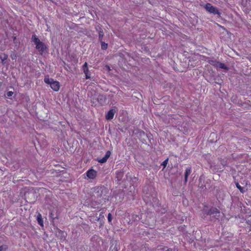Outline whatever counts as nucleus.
I'll use <instances>...</instances> for the list:
<instances>
[{"label":"nucleus","mask_w":251,"mask_h":251,"mask_svg":"<svg viewBox=\"0 0 251 251\" xmlns=\"http://www.w3.org/2000/svg\"><path fill=\"white\" fill-rule=\"evenodd\" d=\"M32 41L36 45V49L41 54L46 50L47 47L44 43L41 42L35 35H33L31 37Z\"/></svg>","instance_id":"obj_1"},{"label":"nucleus","mask_w":251,"mask_h":251,"mask_svg":"<svg viewBox=\"0 0 251 251\" xmlns=\"http://www.w3.org/2000/svg\"><path fill=\"white\" fill-rule=\"evenodd\" d=\"M202 213L204 215L214 216L217 219L220 216V211L219 210L215 207L211 208L208 210L207 205H204L202 209Z\"/></svg>","instance_id":"obj_2"},{"label":"nucleus","mask_w":251,"mask_h":251,"mask_svg":"<svg viewBox=\"0 0 251 251\" xmlns=\"http://www.w3.org/2000/svg\"><path fill=\"white\" fill-rule=\"evenodd\" d=\"M44 82L50 85V88L54 91L57 92L60 89V83L58 81L50 78L49 76H46L44 78Z\"/></svg>","instance_id":"obj_3"},{"label":"nucleus","mask_w":251,"mask_h":251,"mask_svg":"<svg viewBox=\"0 0 251 251\" xmlns=\"http://www.w3.org/2000/svg\"><path fill=\"white\" fill-rule=\"evenodd\" d=\"M204 7L210 13L214 15H218L220 16L221 13L217 8L213 6L211 4L208 3H206Z\"/></svg>","instance_id":"obj_4"},{"label":"nucleus","mask_w":251,"mask_h":251,"mask_svg":"<svg viewBox=\"0 0 251 251\" xmlns=\"http://www.w3.org/2000/svg\"><path fill=\"white\" fill-rule=\"evenodd\" d=\"M56 236L60 239V241L64 242L66 239L67 233L58 228Z\"/></svg>","instance_id":"obj_5"},{"label":"nucleus","mask_w":251,"mask_h":251,"mask_svg":"<svg viewBox=\"0 0 251 251\" xmlns=\"http://www.w3.org/2000/svg\"><path fill=\"white\" fill-rule=\"evenodd\" d=\"M86 175L88 178L93 179L97 176V172L93 169H91L86 172Z\"/></svg>","instance_id":"obj_6"},{"label":"nucleus","mask_w":251,"mask_h":251,"mask_svg":"<svg viewBox=\"0 0 251 251\" xmlns=\"http://www.w3.org/2000/svg\"><path fill=\"white\" fill-rule=\"evenodd\" d=\"M210 64L219 68L227 69L226 66L222 63L215 61H211Z\"/></svg>","instance_id":"obj_7"},{"label":"nucleus","mask_w":251,"mask_h":251,"mask_svg":"<svg viewBox=\"0 0 251 251\" xmlns=\"http://www.w3.org/2000/svg\"><path fill=\"white\" fill-rule=\"evenodd\" d=\"M111 153L110 151H107L104 156L103 157H102V158L99 159L98 160V161L100 163H103L106 162L107 161V159H108V158L110 157Z\"/></svg>","instance_id":"obj_8"},{"label":"nucleus","mask_w":251,"mask_h":251,"mask_svg":"<svg viewBox=\"0 0 251 251\" xmlns=\"http://www.w3.org/2000/svg\"><path fill=\"white\" fill-rule=\"evenodd\" d=\"M37 218L36 220L38 222V224L42 227L44 226V221L42 218V215L40 213L37 212Z\"/></svg>","instance_id":"obj_9"},{"label":"nucleus","mask_w":251,"mask_h":251,"mask_svg":"<svg viewBox=\"0 0 251 251\" xmlns=\"http://www.w3.org/2000/svg\"><path fill=\"white\" fill-rule=\"evenodd\" d=\"M115 112H116V111L114 109H112L110 110L106 115V119H108V120L112 119L114 117Z\"/></svg>","instance_id":"obj_10"},{"label":"nucleus","mask_w":251,"mask_h":251,"mask_svg":"<svg viewBox=\"0 0 251 251\" xmlns=\"http://www.w3.org/2000/svg\"><path fill=\"white\" fill-rule=\"evenodd\" d=\"M191 167H188L186 168L185 174H184V181L185 183H186L187 182V179L189 175L191 173Z\"/></svg>","instance_id":"obj_11"},{"label":"nucleus","mask_w":251,"mask_h":251,"mask_svg":"<svg viewBox=\"0 0 251 251\" xmlns=\"http://www.w3.org/2000/svg\"><path fill=\"white\" fill-rule=\"evenodd\" d=\"M50 218L52 219V222H54L55 219L59 218V215L57 212L54 214L53 211H51L50 213Z\"/></svg>","instance_id":"obj_12"},{"label":"nucleus","mask_w":251,"mask_h":251,"mask_svg":"<svg viewBox=\"0 0 251 251\" xmlns=\"http://www.w3.org/2000/svg\"><path fill=\"white\" fill-rule=\"evenodd\" d=\"M7 55L5 53L0 54V59L1 60V63L3 64H5V61L7 60Z\"/></svg>","instance_id":"obj_13"},{"label":"nucleus","mask_w":251,"mask_h":251,"mask_svg":"<svg viewBox=\"0 0 251 251\" xmlns=\"http://www.w3.org/2000/svg\"><path fill=\"white\" fill-rule=\"evenodd\" d=\"M96 29L99 32V38L101 40L102 39V38L103 37V31L102 30V29H101L100 27L99 26H98L97 27H96Z\"/></svg>","instance_id":"obj_14"},{"label":"nucleus","mask_w":251,"mask_h":251,"mask_svg":"<svg viewBox=\"0 0 251 251\" xmlns=\"http://www.w3.org/2000/svg\"><path fill=\"white\" fill-rule=\"evenodd\" d=\"M235 184L236 187L240 190L241 193H244L245 192V190L239 184L238 182H236Z\"/></svg>","instance_id":"obj_15"},{"label":"nucleus","mask_w":251,"mask_h":251,"mask_svg":"<svg viewBox=\"0 0 251 251\" xmlns=\"http://www.w3.org/2000/svg\"><path fill=\"white\" fill-rule=\"evenodd\" d=\"M83 71L84 74H87V72H88V68L87 67V63L85 62L82 67Z\"/></svg>","instance_id":"obj_16"},{"label":"nucleus","mask_w":251,"mask_h":251,"mask_svg":"<svg viewBox=\"0 0 251 251\" xmlns=\"http://www.w3.org/2000/svg\"><path fill=\"white\" fill-rule=\"evenodd\" d=\"M169 158H167L164 161L162 162L161 163V165L163 166V168H165L167 166V165L168 163Z\"/></svg>","instance_id":"obj_17"},{"label":"nucleus","mask_w":251,"mask_h":251,"mask_svg":"<svg viewBox=\"0 0 251 251\" xmlns=\"http://www.w3.org/2000/svg\"><path fill=\"white\" fill-rule=\"evenodd\" d=\"M7 249L6 245H2L0 246V251H5Z\"/></svg>","instance_id":"obj_18"},{"label":"nucleus","mask_w":251,"mask_h":251,"mask_svg":"<svg viewBox=\"0 0 251 251\" xmlns=\"http://www.w3.org/2000/svg\"><path fill=\"white\" fill-rule=\"evenodd\" d=\"M101 48L103 50H105L107 48V44L104 43V42H101Z\"/></svg>","instance_id":"obj_19"},{"label":"nucleus","mask_w":251,"mask_h":251,"mask_svg":"<svg viewBox=\"0 0 251 251\" xmlns=\"http://www.w3.org/2000/svg\"><path fill=\"white\" fill-rule=\"evenodd\" d=\"M108 221L109 223L111 222L112 221V215L110 213H109L108 214L107 216Z\"/></svg>","instance_id":"obj_20"},{"label":"nucleus","mask_w":251,"mask_h":251,"mask_svg":"<svg viewBox=\"0 0 251 251\" xmlns=\"http://www.w3.org/2000/svg\"><path fill=\"white\" fill-rule=\"evenodd\" d=\"M13 92H12V91H8V92L7 93V94H6L7 96L8 97H11V96H12V95H13Z\"/></svg>","instance_id":"obj_21"},{"label":"nucleus","mask_w":251,"mask_h":251,"mask_svg":"<svg viewBox=\"0 0 251 251\" xmlns=\"http://www.w3.org/2000/svg\"><path fill=\"white\" fill-rule=\"evenodd\" d=\"M179 128H178L179 130H183V128L184 129V130L185 129V128L186 127H187V126H178Z\"/></svg>","instance_id":"obj_22"},{"label":"nucleus","mask_w":251,"mask_h":251,"mask_svg":"<svg viewBox=\"0 0 251 251\" xmlns=\"http://www.w3.org/2000/svg\"><path fill=\"white\" fill-rule=\"evenodd\" d=\"M86 75V78L88 79L90 78V76L88 75V72H87V74H85Z\"/></svg>","instance_id":"obj_23"},{"label":"nucleus","mask_w":251,"mask_h":251,"mask_svg":"<svg viewBox=\"0 0 251 251\" xmlns=\"http://www.w3.org/2000/svg\"><path fill=\"white\" fill-rule=\"evenodd\" d=\"M216 135L215 133L214 132H212L210 134V137H214V136H215Z\"/></svg>","instance_id":"obj_24"},{"label":"nucleus","mask_w":251,"mask_h":251,"mask_svg":"<svg viewBox=\"0 0 251 251\" xmlns=\"http://www.w3.org/2000/svg\"><path fill=\"white\" fill-rule=\"evenodd\" d=\"M141 134H143V135H145V132H144L143 131H141L140 132V135H141Z\"/></svg>","instance_id":"obj_25"},{"label":"nucleus","mask_w":251,"mask_h":251,"mask_svg":"<svg viewBox=\"0 0 251 251\" xmlns=\"http://www.w3.org/2000/svg\"><path fill=\"white\" fill-rule=\"evenodd\" d=\"M15 57H16V55H14V56H12V58L13 59H14L15 58Z\"/></svg>","instance_id":"obj_26"},{"label":"nucleus","mask_w":251,"mask_h":251,"mask_svg":"<svg viewBox=\"0 0 251 251\" xmlns=\"http://www.w3.org/2000/svg\"><path fill=\"white\" fill-rule=\"evenodd\" d=\"M103 214V212H101V213L100 214V216H101V214Z\"/></svg>","instance_id":"obj_27"}]
</instances>
